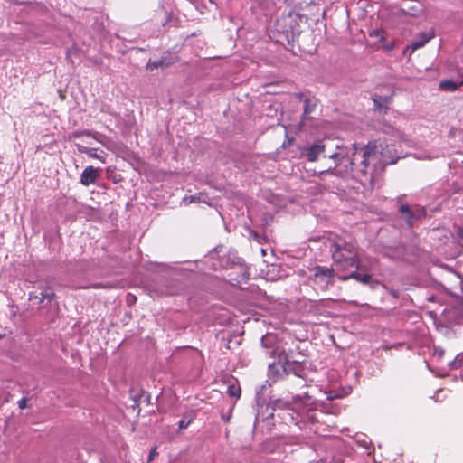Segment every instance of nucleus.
I'll return each mask as SVG.
<instances>
[{"mask_svg":"<svg viewBox=\"0 0 463 463\" xmlns=\"http://www.w3.org/2000/svg\"><path fill=\"white\" fill-rule=\"evenodd\" d=\"M227 393L232 398H240L241 396V388L236 385H229L227 389Z\"/></svg>","mask_w":463,"mask_h":463,"instance_id":"nucleus-22","label":"nucleus"},{"mask_svg":"<svg viewBox=\"0 0 463 463\" xmlns=\"http://www.w3.org/2000/svg\"><path fill=\"white\" fill-rule=\"evenodd\" d=\"M428 300L429 301H434L435 300V297L434 296H430L428 298Z\"/></svg>","mask_w":463,"mask_h":463,"instance_id":"nucleus-35","label":"nucleus"},{"mask_svg":"<svg viewBox=\"0 0 463 463\" xmlns=\"http://www.w3.org/2000/svg\"><path fill=\"white\" fill-rule=\"evenodd\" d=\"M155 291L159 295H172L174 292L171 289H155Z\"/></svg>","mask_w":463,"mask_h":463,"instance_id":"nucleus-27","label":"nucleus"},{"mask_svg":"<svg viewBox=\"0 0 463 463\" xmlns=\"http://www.w3.org/2000/svg\"><path fill=\"white\" fill-rule=\"evenodd\" d=\"M307 276L313 287L321 291L327 290L335 282V270L328 267L317 265L309 268Z\"/></svg>","mask_w":463,"mask_h":463,"instance_id":"nucleus-5","label":"nucleus"},{"mask_svg":"<svg viewBox=\"0 0 463 463\" xmlns=\"http://www.w3.org/2000/svg\"><path fill=\"white\" fill-rule=\"evenodd\" d=\"M208 197L205 194H203V193H199L197 194H194V195H191L189 197H184V201L186 202L188 201L189 203H208Z\"/></svg>","mask_w":463,"mask_h":463,"instance_id":"nucleus-17","label":"nucleus"},{"mask_svg":"<svg viewBox=\"0 0 463 463\" xmlns=\"http://www.w3.org/2000/svg\"><path fill=\"white\" fill-rule=\"evenodd\" d=\"M460 120L463 122V115L460 117Z\"/></svg>","mask_w":463,"mask_h":463,"instance_id":"nucleus-38","label":"nucleus"},{"mask_svg":"<svg viewBox=\"0 0 463 463\" xmlns=\"http://www.w3.org/2000/svg\"><path fill=\"white\" fill-rule=\"evenodd\" d=\"M339 279L341 280H346L348 279H354L357 281L361 282L364 285H370L372 282V277L371 275L365 273V274H360L356 270L352 271L347 276H340Z\"/></svg>","mask_w":463,"mask_h":463,"instance_id":"nucleus-13","label":"nucleus"},{"mask_svg":"<svg viewBox=\"0 0 463 463\" xmlns=\"http://www.w3.org/2000/svg\"><path fill=\"white\" fill-rule=\"evenodd\" d=\"M324 152L325 146L321 142H317L311 146H304L300 151V156L307 158L309 162H315Z\"/></svg>","mask_w":463,"mask_h":463,"instance_id":"nucleus-7","label":"nucleus"},{"mask_svg":"<svg viewBox=\"0 0 463 463\" xmlns=\"http://www.w3.org/2000/svg\"><path fill=\"white\" fill-rule=\"evenodd\" d=\"M383 255L393 260H407L406 249L402 245L396 248H386L383 250Z\"/></svg>","mask_w":463,"mask_h":463,"instance_id":"nucleus-11","label":"nucleus"},{"mask_svg":"<svg viewBox=\"0 0 463 463\" xmlns=\"http://www.w3.org/2000/svg\"><path fill=\"white\" fill-rule=\"evenodd\" d=\"M76 146L80 153L86 154L88 156L98 159L102 163L106 162V154L104 152L98 154L97 148H90L80 144H77Z\"/></svg>","mask_w":463,"mask_h":463,"instance_id":"nucleus-12","label":"nucleus"},{"mask_svg":"<svg viewBox=\"0 0 463 463\" xmlns=\"http://www.w3.org/2000/svg\"><path fill=\"white\" fill-rule=\"evenodd\" d=\"M217 267L215 266V264H213V269H216Z\"/></svg>","mask_w":463,"mask_h":463,"instance_id":"nucleus-37","label":"nucleus"},{"mask_svg":"<svg viewBox=\"0 0 463 463\" xmlns=\"http://www.w3.org/2000/svg\"><path fill=\"white\" fill-rule=\"evenodd\" d=\"M452 368L461 367L463 364V353L458 354L455 359L448 363Z\"/></svg>","mask_w":463,"mask_h":463,"instance_id":"nucleus-24","label":"nucleus"},{"mask_svg":"<svg viewBox=\"0 0 463 463\" xmlns=\"http://www.w3.org/2000/svg\"><path fill=\"white\" fill-rule=\"evenodd\" d=\"M72 53H75V52L70 51L67 54L68 59H71Z\"/></svg>","mask_w":463,"mask_h":463,"instance_id":"nucleus-33","label":"nucleus"},{"mask_svg":"<svg viewBox=\"0 0 463 463\" xmlns=\"http://www.w3.org/2000/svg\"><path fill=\"white\" fill-rule=\"evenodd\" d=\"M388 97L382 96H374L373 103L376 109H378L381 112L386 113L387 107L384 105L388 102Z\"/></svg>","mask_w":463,"mask_h":463,"instance_id":"nucleus-18","label":"nucleus"},{"mask_svg":"<svg viewBox=\"0 0 463 463\" xmlns=\"http://www.w3.org/2000/svg\"><path fill=\"white\" fill-rule=\"evenodd\" d=\"M41 297L33 296V294L30 295V299L33 298H39L40 302H44L47 300V302H51L55 298V293L53 292V289L51 287L44 288L41 292Z\"/></svg>","mask_w":463,"mask_h":463,"instance_id":"nucleus-15","label":"nucleus"},{"mask_svg":"<svg viewBox=\"0 0 463 463\" xmlns=\"http://www.w3.org/2000/svg\"><path fill=\"white\" fill-rule=\"evenodd\" d=\"M377 146L374 142L369 143L364 146L358 153H353L351 158L347 154L344 153L342 149L329 156V158L334 161V165L328 166L327 169L318 172L320 175L325 174H333L335 175L343 176L347 174L365 175L369 165V159L376 153Z\"/></svg>","mask_w":463,"mask_h":463,"instance_id":"nucleus-1","label":"nucleus"},{"mask_svg":"<svg viewBox=\"0 0 463 463\" xmlns=\"http://www.w3.org/2000/svg\"><path fill=\"white\" fill-rule=\"evenodd\" d=\"M17 403H18V407H19V409H21V410L25 409V408L27 407V398L23 397L22 399H20V400L18 401V402H17Z\"/></svg>","mask_w":463,"mask_h":463,"instance_id":"nucleus-26","label":"nucleus"},{"mask_svg":"<svg viewBox=\"0 0 463 463\" xmlns=\"http://www.w3.org/2000/svg\"><path fill=\"white\" fill-rule=\"evenodd\" d=\"M176 56L173 55L170 52H166L158 60H149L146 68L147 71H153L154 69L159 68L165 69L174 64L176 61Z\"/></svg>","mask_w":463,"mask_h":463,"instance_id":"nucleus-6","label":"nucleus"},{"mask_svg":"<svg viewBox=\"0 0 463 463\" xmlns=\"http://www.w3.org/2000/svg\"><path fill=\"white\" fill-rule=\"evenodd\" d=\"M437 156L431 155L430 152L422 151L414 154V157L419 160H430Z\"/></svg>","mask_w":463,"mask_h":463,"instance_id":"nucleus-23","label":"nucleus"},{"mask_svg":"<svg viewBox=\"0 0 463 463\" xmlns=\"http://www.w3.org/2000/svg\"><path fill=\"white\" fill-rule=\"evenodd\" d=\"M156 448H154L151 449L150 453H149V457H148V462L152 461L154 457L156 455Z\"/></svg>","mask_w":463,"mask_h":463,"instance_id":"nucleus-30","label":"nucleus"},{"mask_svg":"<svg viewBox=\"0 0 463 463\" xmlns=\"http://www.w3.org/2000/svg\"><path fill=\"white\" fill-rule=\"evenodd\" d=\"M273 411L274 412L270 414L272 419L279 418L285 424L318 421L316 404L311 401L310 396H306L304 400L298 397L294 401L293 406L282 400H276L274 401Z\"/></svg>","mask_w":463,"mask_h":463,"instance_id":"nucleus-2","label":"nucleus"},{"mask_svg":"<svg viewBox=\"0 0 463 463\" xmlns=\"http://www.w3.org/2000/svg\"><path fill=\"white\" fill-rule=\"evenodd\" d=\"M380 31L378 30H373L370 33V36H379L380 35Z\"/></svg>","mask_w":463,"mask_h":463,"instance_id":"nucleus-32","label":"nucleus"},{"mask_svg":"<svg viewBox=\"0 0 463 463\" xmlns=\"http://www.w3.org/2000/svg\"><path fill=\"white\" fill-rule=\"evenodd\" d=\"M399 212L407 226L411 227L416 221L411 208L408 204H402L399 208Z\"/></svg>","mask_w":463,"mask_h":463,"instance_id":"nucleus-14","label":"nucleus"},{"mask_svg":"<svg viewBox=\"0 0 463 463\" xmlns=\"http://www.w3.org/2000/svg\"><path fill=\"white\" fill-rule=\"evenodd\" d=\"M81 136L92 137L93 139L97 140L98 142L103 144L102 138L104 137V136L99 132H92L90 130H83L80 132L76 131L73 133L74 137H80Z\"/></svg>","mask_w":463,"mask_h":463,"instance_id":"nucleus-16","label":"nucleus"},{"mask_svg":"<svg viewBox=\"0 0 463 463\" xmlns=\"http://www.w3.org/2000/svg\"><path fill=\"white\" fill-rule=\"evenodd\" d=\"M338 397H341V395L333 391L326 392V400H327V401H333L334 399L338 398Z\"/></svg>","mask_w":463,"mask_h":463,"instance_id":"nucleus-25","label":"nucleus"},{"mask_svg":"<svg viewBox=\"0 0 463 463\" xmlns=\"http://www.w3.org/2000/svg\"><path fill=\"white\" fill-rule=\"evenodd\" d=\"M443 350L441 349H436L435 350V353H434V355H437L438 357H441L443 355Z\"/></svg>","mask_w":463,"mask_h":463,"instance_id":"nucleus-31","label":"nucleus"},{"mask_svg":"<svg viewBox=\"0 0 463 463\" xmlns=\"http://www.w3.org/2000/svg\"><path fill=\"white\" fill-rule=\"evenodd\" d=\"M316 103L312 102L309 99H305L304 100V119L309 118V115L315 110Z\"/></svg>","mask_w":463,"mask_h":463,"instance_id":"nucleus-19","label":"nucleus"},{"mask_svg":"<svg viewBox=\"0 0 463 463\" xmlns=\"http://www.w3.org/2000/svg\"><path fill=\"white\" fill-rule=\"evenodd\" d=\"M353 146H354V152H355V151H357V152L359 153V152L361 151V148H359V149H358V148L355 146V144H353ZM363 148H364V147H362V149H363Z\"/></svg>","mask_w":463,"mask_h":463,"instance_id":"nucleus-34","label":"nucleus"},{"mask_svg":"<svg viewBox=\"0 0 463 463\" xmlns=\"http://www.w3.org/2000/svg\"><path fill=\"white\" fill-rule=\"evenodd\" d=\"M214 253H210L209 258H213Z\"/></svg>","mask_w":463,"mask_h":463,"instance_id":"nucleus-36","label":"nucleus"},{"mask_svg":"<svg viewBox=\"0 0 463 463\" xmlns=\"http://www.w3.org/2000/svg\"><path fill=\"white\" fill-rule=\"evenodd\" d=\"M379 147L381 148L382 161L384 165L395 164L400 158L393 145L384 142V146L383 143H380Z\"/></svg>","mask_w":463,"mask_h":463,"instance_id":"nucleus-8","label":"nucleus"},{"mask_svg":"<svg viewBox=\"0 0 463 463\" xmlns=\"http://www.w3.org/2000/svg\"><path fill=\"white\" fill-rule=\"evenodd\" d=\"M303 372L302 364L299 361L291 360L284 351L279 352L278 361L273 362L269 366V377L272 379V382H276L289 373L302 377Z\"/></svg>","mask_w":463,"mask_h":463,"instance_id":"nucleus-4","label":"nucleus"},{"mask_svg":"<svg viewBox=\"0 0 463 463\" xmlns=\"http://www.w3.org/2000/svg\"><path fill=\"white\" fill-rule=\"evenodd\" d=\"M434 37H435V32L432 28L426 32L420 33L411 42L409 48H411V52H413L416 50L423 47L427 43H429Z\"/></svg>","mask_w":463,"mask_h":463,"instance_id":"nucleus-9","label":"nucleus"},{"mask_svg":"<svg viewBox=\"0 0 463 463\" xmlns=\"http://www.w3.org/2000/svg\"><path fill=\"white\" fill-rule=\"evenodd\" d=\"M99 178L98 168L89 165L85 167L80 175V184L84 186L97 184Z\"/></svg>","mask_w":463,"mask_h":463,"instance_id":"nucleus-10","label":"nucleus"},{"mask_svg":"<svg viewBox=\"0 0 463 463\" xmlns=\"http://www.w3.org/2000/svg\"><path fill=\"white\" fill-rule=\"evenodd\" d=\"M188 425H189V421H185L184 420H181L179 421V429H181V430L187 428Z\"/></svg>","mask_w":463,"mask_h":463,"instance_id":"nucleus-29","label":"nucleus"},{"mask_svg":"<svg viewBox=\"0 0 463 463\" xmlns=\"http://www.w3.org/2000/svg\"><path fill=\"white\" fill-rule=\"evenodd\" d=\"M458 241L463 244V228H459L457 232Z\"/></svg>","mask_w":463,"mask_h":463,"instance_id":"nucleus-28","label":"nucleus"},{"mask_svg":"<svg viewBox=\"0 0 463 463\" xmlns=\"http://www.w3.org/2000/svg\"><path fill=\"white\" fill-rule=\"evenodd\" d=\"M439 88L441 90L453 91L457 90L458 84L452 80H442L439 83Z\"/></svg>","mask_w":463,"mask_h":463,"instance_id":"nucleus-20","label":"nucleus"},{"mask_svg":"<svg viewBox=\"0 0 463 463\" xmlns=\"http://www.w3.org/2000/svg\"><path fill=\"white\" fill-rule=\"evenodd\" d=\"M328 247L336 269L344 271L353 267H358L357 247L354 241L335 236L329 241Z\"/></svg>","mask_w":463,"mask_h":463,"instance_id":"nucleus-3","label":"nucleus"},{"mask_svg":"<svg viewBox=\"0 0 463 463\" xmlns=\"http://www.w3.org/2000/svg\"><path fill=\"white\" fill-rule=\"evenodd\" d=\"M412 212H413V215H414V218L415 220H419L422 217H424L426 215V210L424 207H421V206H419V205H415V206H412L411 207Z\"/></svg>","mask_w":463,"mask_h":463,"instance_id":"nucleus-21","label":"nucleus"}]
</instances>
